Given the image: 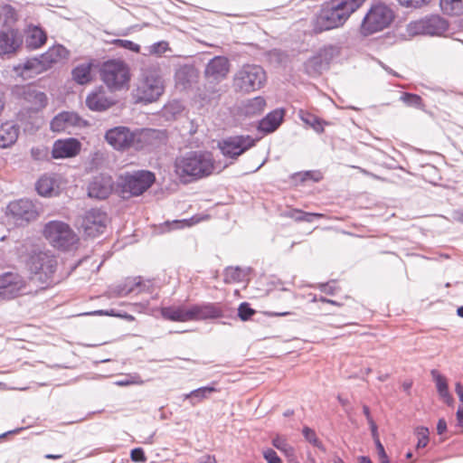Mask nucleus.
I'll return each mask as SVG.
<instances>
[{
	"label": "nucleus",
	"mask_w": 463,
	"mask_h": 463,
	"mask_svg": "<svg viewBox=\"0 0 463 463\" xmlns=\"http://www.w3.org/2000/svg\"><path fill=\"white\" fill-rule=\"evenodd\" d=\"M321 9L311 22L315 34L343 26L366 0H317Z\"/></svg>",
	"instance_id": "f257e3e1"
},
{
	"label": "nucleus",
	"mask_w": 463,
	"mask_h": 463,
	"mask_svg": "<svg viewBox=\"0 0 463 463\" xmlns=\"http://www.w3.org/2000/svg\"><path fill=\"white\" fill-rule=\"evenodd\" d=\"M173 168L175 175L182 184H189L213 174L215 162L210 152L191 151L177 156Z\"/></svg>",
	"instance_id": "f03ea898"
},
{
	"label": "nucleus",
	"mask_w": 463,
	"mask_h": 463,
	"mask_svg": "<svg viewBox=\"0 0 463 463\" xmlns=\"http://www.w3.org/2000/svg\"><path fill=\"white\" fill-rule=\"evenodd\" d=\"M23 262L30 282L36 283L39 288L45 289L55 284L57 260L50 251L33 250Z\"/></svg>",
	"instance_id": "7ed1b4c3"
},
{
	"label": "nucleus",
	"mask_w": 463,
	"mask_h": 463,
	"mask_svg": "<svg viewBox=\"0 0 463 463\" xmlns=\"http://www.w3.org/2000/svg\"><path fill=\"white\" fill-rule=\"evenodd\" d=\"M165 88L160 69L149 67L143 71L132 95L136 103L149 104L159 99L165 92Z\"/></svg>",
	"instance_id": "20e7f679"
},
{
	"label": "nucleus",
	"mask_w": 463,
	"mask_h": 463,
	"mask_svg": "<svg viewBox=\"0 0 463 463\" xmlns=\"http://www.w3.org/2000/svg\"><path fill=\"white\" fill-rule=\"evenodd\" d=\"M395 18L394 11L386 4L377 3L370 6L363 17L358 33L368 37L389 28Z\"/></svg>",
	"instance_id": "39448f33"
},
{
	"label": "nucleus",
	"mask_w": 463,
	"mask_h": 463,
	"mask_svg": "<svg viewBox=\"0 0 463 463\" xmlns=\"http://www.w3.org/2000/svg\"><path fill=\"white\" fill-rule=\"evenodd\" d=\"M100 80L112 91L128 88L131 80L129 65L121 59H110L99 68Z\"/></svg>",
	"instance_id": "423d86ee"
},
{
	"label": "nucleus",
	"mask_w": 463,
	"mask_h": 463,
	"mask_svg": "<svg viewBox=\"0 0 463 463\" xmlns=\"http://www.w3.org/2000/svg\"><path fill=\"white\" fill-rule=\"evenodd\" d=\"M42 234L51 246L61 250H70L79 242V237L71 227L58 220L46 222Z\"/></svg>",
	"instance_id": "0eeeda50"
},
{
	"label": "nucleus",
	"mask_w": 463,
	"mask_h": 463,
	"mask_svg": "<svg viewBox=\"0 0 463 463\" xmlns=\"http://www.w3.org/2000/svg\"><path fill=\"white\" fill-rule=\"evenodd\" d=\"M106 141L116 150L125 151L129 148L142 149L147 143L144 131H130L126 127H116L105 134Z\"/></svg>",
	"instance_id": "6e6552de"
},
{
	"label": "nucleus",
	"mask_w": 463,
	"mask_h": 463,
	"mask_svg": "<svg viewBox=\"0 0 463 463\" xmlns=\"http://www.w3.org/2000/svg\"><path fill=\"white\" fill-rule=\"evenodd\" d=\"M156 181L154 173L138 170L120 176L119 187L123 196H138L148 190Z\"/></svg>",
	"instance_id": "1a4fd4ad"
},
{
	"label": "nucleus",
	"mask_w": 463,
	"mask_h": 463,
	"mask_svg": "<svg viewBox=\"0 0 463 463\" xmlns=\"http://www.w3.org/2000/svg\"><path fill=\"white\" fill-rule=\"evenodd\" d=\"M448 28L449 24L444 18L438 14H432L409 23L407 33L411 36L441 35Z\"/></svg>",
	"instance_id": "9d476101"
},
{
	"label": "nucleus",
	"mask_w": 463,
	"mask_h": 463,
	"mask_svg": "<svg viewBox=\"0 0 463 463\" xmlns=\"http://www.w3.org/2000/svg\"><path fill=\"white\" fill-rule=\"evenodd\" d=\"M5 213L6 217L18 226H25L36 221L40 215L33 203L24 199L11 202Z\"/></svg>",
	"instance_id": "9b49d317"
},
{
	"label": "nucleus",
	"mask_w": 463,
	"mask_h": 463,
	"mask_svg": "<svg viewBox=\"0 0 463 463\" xmlns=\"http://www.w3.org/2000/svg\"><path fill=\"white\" fill-rule=\"evenodd\" d=\"M31 291L29 284L21 274L7 271L0 275V298L13 299Z\"/></svg>",
	"instance_id": "f8f14e48"
},
{
	"label": "nucleus",
	"mask_w": 463,
	"mask_h": 463,
	"mask_svg": "<svg viewBox=\"0 0 463 463\" xmlns=\"http://www.w3.org/2000/svg\"><path fill=\"white\" fill-rule=\"evenodd\" d=\"M266 80L263 69L257 65H245L234 78L235 85L244 92L260 89Z\"/></svg>",
	"instance_id": "ddd939ff"
},
{
	"label": "nucleus",
	"mask_w": 463,
	"mask_h": 463,
	"mask_svg": "<svg viewBox=\"0 0 463 463\" xmlns=\"http://www.w3.org/2000/svg\"><path fill=\"white\" fill-rule=\"evenodd\" d=\"M14 93L22 101L23 106L29 111L39 112L48 104L46 94L30 84L15 86Z\"/></svg>",
	"instance_id": "4468645a"
},
{
	"label": "nucleus",
	"mask_w": 463,
	"mask_h": 463,
	"mask_svg": "<svg viewBox=\"0 0 463 463\" xmlns=\"http://www.w3.org/2000/svg\"><path fill=\"white\" fill-rule=\"evenodd\" d=\"M254 146V140L250 137L234 136L218 143V147L223 156L237 158Z\"/></svg>",
	"instance_id": "2eb2a0df"
},
{
	"label": "nucleus",
	"mask_w": 463,
	"mask_h": 463,
	"mask_svg": "<svg viewBox=\"0 0 463 463\" xmlns=\"http://www.w3.org/2000/svg\"><path fill=\"white\" fill-rule=\"evenodd\" d=\"M24 37L16 28L0 30V57H11L16 54L23 46Z\"/></svg>",
	"instance_id": "dca6fc26"
},
{
	"label": "nucleus",
	"mask_w": 463,
	"mask_h": 463,
	"mask_svg": "<svg viewBox=\"0 0 463 463\" xmlns=\"http://www.w3.org/2000/svg\"><path fill=\"white\" fill-rule=\"evenodd\" d=\"M108 217L99 209L88 211L82 218L81 228L88 237H97L104 232Z\"/></svg>",
	"instance_id": "f3484780"
},
{
	"label": "nucleus",
	"mask_w": 463,
	"mask_h": 463,
	"mask_svg": "<svg viewBox=\"0 0 463 463\" xmlns=\"http://www.w3.org/2000/svg\"><path fill=\"white\" fill-rule=\"evenodd\" d=\"M80 149L81 144L76 138L58 139L53 143L52 156L55 159L74 157Z\"/></svg>",
	"instance_id": "a211bd4d"
},
{
	"label": "nucleus",
	"mask_w": 463,
	"mask_h": 463,
	"mask_svg": "<svg viewBox=\"0 0 463 463\" xmlns=\"http://www.w3.org/2000/svg\"><path fill=\"white\" fill-rule=\"evenodd\" d=\"M191 321L222 317L223 311L216 303L195 304L189 307Z\"/></svg>",
	"instance_id": "6ab92c4d"
},
{
	"label": "nucleus",
	"mask_w": 463,
	"mask_h": 463,
	"mask_svg": "<svg viewBox=\"0 0 463 463\" xmlns=\"http://www.w3.org/2000/svg\"><path fill=\"white\" fill-rule=\"evenodd\" d=\"M229 71V60L223 56H216L206 65L204 74L207 79L219 81L226 78Z\"/></svg>",
	"instance_id": "aec40b11"
},
{
	"label": "nucleus",
	"mask_w": 463,
	"mask_h": 463,
	"mask_svg": "<svg viewBox=\"0 0 463 463\" xmlns=\"http://www.w3.org/2000/svg\"><path fill=\"white\" fill-rule=\"evenodd\" d=\"M95 68V60L89 59L83 62L78 63L71 71V78L79 85H87L93 81Z\"/></svg>",
	"instance_id": "412c9836"
},
{
	"label": "nucleus",
	"mask_w": 463,
	"mask_h": 463,
	"mask_svg": "<svg viewBox=\"0 0 463 463\" xmlns=\"http://www.w3.org/2000/svg\"><path fill=\"white\" fill-rule=\"evenodd\" d=\"M81 118L75 112L63 111L55 116L51 121V129L53 132L66 131L70 128L80 126Z\"/></svg>",
	"instance_id": "4be33fe9"
},
{
	"label": "nucleus",
	"mask_w": 463,
	"mask_h": 463,
	"mask_svg": "<svg viewBox=\"0 0 463 463\" xmlns=\"http://www.w3.org/2000/svg\"><path fill=\"white\" fill-rule=\"evenodd\" d=\"M112 101L108 99L102 87L92 90L86 98V105L91 110L102 111L112 105Z\"/></svg>",
	"instance_id": "5701e85b"
},
{
	"label": "nucleus",
	"mask_w": 463,
	"mask_h": 463,
	"mask_svg": "<svg viewBox=\"0 0 463 463\" xmlns=\"http://www.w3.org/2000/svg\"><path fill=\"white\" fill-rule=\"evenodd\" d=\"M46 33L39 26L28 25L25 29V43L31 50H35L45 44Z\"/></svg>",
	"instance_id": "b1692460"
},
{
	"label": "nucleus",
	"mask_w": 463,
	"mask_h": 463,
	"mask_svg": "<svg viewBox=\"0 0 463 463\" xmlns=\"http://www.w3.org/2000/svg\"><path fill=\"white\" fill-rule=\"evenodd\" d=\"M36 190L42 196L52 197L59 194L60 184L54 176L43 175L36 183Z\"/></svg>",
	"instance_id": "393cba45"
},
{
	"label": "nucleus",
	"mask_w": 463,
	"mask_h": 463,
	"mask_svg": "<svg viewBox=\"0 0 463 463\" xmlns=\"http://www.w3.org/2000/svg\"><path fill=\"white\" fill-rule=\"evenodd\" d=\"M161 316L169 321L173 322H189L190 309L189 307L184 306H171L162 307L160 310Z\"/></svg>",
	"instance_id": "a878e982"
},
{
	"label": "nucleus",
	"mask_w": 463,
	"mask_h": 463,
	"mask_svg": "<svg viewBox=\"0 0 463 463\" xmlns=\"http://www.w3.org/2000/svg\"><path fill=\"white\" fill-rule=\"evenodd\" d=\"M19 136V128L12 122L0 125V148H7L14 145Z\"/></svg>",
	"instance_id": "bb28decb"
},
{
	"label": "nucleus",
	"mask_w": 463,
	"mask_h": 463,
	"mask_svg": "<svg viewBox=\"0 0 463 463\" xmlns=\"http://www.w3.org/2000/svg\"><path fill=\"white\" fill-rule=\"evenodd\" d=\"M283 109L273 110L260 120L259 128L265 133H271L279 127L283 120Z\"/></svg>",
	"instance_id": "cd10ccee"
},
{
	"label": "nucleus",
	"mask_w": 463,
	"mask_h": 463,
	"mask_svg": "<svg viewBox=\"0 0 463 463\" xmlns=\"http://www.w3.org/2000/svg\"><path fill=\"white\" fill-rule=\"evenodd\" d=\"M112 190L109 179H94L89 186V195L97 199H105L109 197Z\"/></svg>",
	"instance_id": "c85d7f7f"
},
{
	"label": "nucleus",
	"mask_w": 463,
	"mask_h": 463,
	"mask_svg": "<svg viewBox=\"0 0 463 463\" xmlns=\"http://www.w3.org/2000/svg\"><path fill=\"white\" fill-rule=\"evenodd\" d=\"M299 117L306 125L312 128L317 133L324 132L325 127L329 125L328 122L307 111L300 110Z\"/></svg>",
	"instance_id": "c756f323"
},
{
	"label": "nucleus",
	"mask_w": 463,
	"mask_h": 463,
	"mask_svg": "<svg viewBox=\"0 0 463 463\" xmlns=\"http://www.w3.org/2000/svg\"><path fill=\"white\" fill-rule=\"evenodd\" d=\"M432 375L434 377V381L436 383L437 391H438L440 398L448 405H452L453 398L449 394L447 379L443 375L438 373L436 371L432 372Z\"/></svg>",
	"instance_id": "7c9ffc66"
},
{
	"label": "nucleus",
	"mask_w": 463,
	"mask_h": 463,
	"mask_svg": "<svg viewBox=\"0 0 463 463\" xmlns=\"http://www.w3.org/2000/svg\"><path fill=\"white\" fill-rule=\"evenodd\" d=\"M442 12L448 15L459 16L463 14V0H439Z\"/></svg>",
	"instance_id": "2f4dec72"
},
{
	"label": "nucleus",
	"mask_w": 463,
	"mask_h": 463,
	"mask_svg": "<svg viewBox=\"0 0 463 463\" xmlns=\"http://www.w3.org/2000/svg\"><path fill=\"white\" fill-rule=\"evenodd\" d=\"M266 108V100L263 97H255L247 101L244 105V113L247 116H256L263 112Z\"/></svg>",
	"instance_id": "473e14b6"
},
{
	"label": "nucleus",
	"mask_w": 463,
	"mask_h": 463,
	"mask_svg": "<svg viewBox=\"0 0 463 463\" xmlns=\"http://www.w3.org/2000/svg\"><path fill=\"white\" fill-rule=\"evenodd\" d=\"M288 216L296 222H312L315 219L324 218L323 213H306L298 209H293L288 213Z\"/></svg>",
	"instance_id": "72a5a7b5"
},
{
	"label": "nucleus",
	"mask_w": 463,
	"mask_h": 463,
	"mask_svg": "<svg viewBox=\"0 0 463 463\" xmlns=\"http://www.w3.org/2000/svg\"><path fill=\"white\" fill-rule=\"evenodd\" d=\"M41 62L37 59L27 60L25 62L17 65L14 71L22 77H26L27 71H39Z\"/></svg>",
	"instance_id": "f704fd0d"
},
{
	"label": "nucleus",
	"mask_w": 463,
	"mask_h": 463,
	"mask_svg": "<svg viewBox=\"0 0 463 463\" xmlns=\"http://www.w3.org/2000/svg\"><path fill=\"white\" fill-rule=\"evenodd\" d=\"M271 443L276 449L283 452L288 457L294 454V449L288 443L285 437L276 435L273 437Z\"/></svg>",
	"instance_id": "c9c22d12"
},
{
	"label": "nucleus",
	"mask_w": 463,
	"mask_h": 463,
	"mask_svg": "<svg viewBox=\"0 0 463 463\" xmlns=\"http://www.w3.org/2000/svg\"><path fill=\"white\" fill-rule=\"evenodd\" d=\"M401 100L406 105L423 109L424 103L420 96L413 93L404 92L401 96Z\"/></svg>",
	"instance_id": "e433bc0d"
},
{
	"label": "nucleus",
	"mask_w": 463,
	"mask_h": 463,
	"mask_svg": "<svg viewBox=\"0 0 463 463\" xmlns=\"http://www.w3.org/2000/svg\"><path fill=\"white\" fill-rule=\"evenodd\" d=\"M207 219H208L207 215H205V216L194 215V216L191 217L190 219L176 220V221L173 222L172 228L173 229H183L184 227H191V226L195 225V224L201 222L202 221H204Z\"/></svg>",
	"instance_id": "4c0bfd02"
},
{
	"label": "nucleus",
	"mask_w": 463,
	"mask_h": 463,
	"mask_svg": "<svg viewBox=\"0 0 463 463\" xmlns=\"http://www.w3.org/2000/svg\"><path fill=\"white\" fill-rule=\"evenodd\" d=\"M66 54V49L61 45H58L49 49L44 57L50 62H57L61 58H64Z\"/></svg>",
	"instance_id": "58836bf2"
},
{
	"label": "nucleus",
	"mask_w": 463,
	"mask_h": 463,
	"mask_svg": "<svg viewBox=\"0 0 463 463\" xmlns=\"http://www.w3.org/2000/svg\"><path fill=\"white\" fill-rule=\"evenodd\" d=\"M1 12L5 24H14L18 21V13L12 5H5L2 6Z\"/></svg>",
	"instance_id": "ea45409f"
},
{
	"label": "nucleus",
	"mask_w": 463,
	"mask_h": 463,
	"mask_svg": "<svg viewBox=\"0 0 463 463\" xmlns=\"http://www.w3.org/2000/svg\"><path fill=\"white\" fill-rule=\"evenodd\" d=\"M429 430L425 427H419L416 429V435L418 436L417 449H423L429 443Z\"/></svg>",
	"instance_id": "a19ab883"
},
{
	"label": "nucleus",
	"mask_w": 463,
	"mask_h": 463,
	"mask_svg": "<svg viewBox=\"0 0 463 463\" xmlns=\"http://www.w3.org/2000/svg\"><path fill=\"white\" fill-rule=\"evenodd\" d=\"M399 5L406 8L418 9L429 5L433 0H397Z\"/></svg>",
	"instance_id": "79ce46f5"
},
{
	"label": "nucleus",
	"mask_w": 463,
	"mask_h": 463,
	"mask_svg": "<svg viewBox=\"0 0 463 463\" xmlns=\"http://www.w3.org/2000/svg\"><path fill=\"white\" fill-rule=\"evenodd\" d=\"M169 50V43L165 41L157 42L149 47V54L162 55Z\"/></svg>",
	"instance_id": "37998d69"
},
{
	"label": "nucleus",
	"mask_w": 463,
	"mask_h": 463,
	"mask_svg": "<svg viewBox=\"0 0 463 463\" xmlns=\"http://www.w3.org/2000/svg\"><path fill=\"white\" fill-rule=\"evenodd\" d=\"M255 314V310L252 309L250 305L246 302L241 303L238 308L239 317L242 321L249 320Z\"/></svg>",
	"instance_id": "c03bdc74"
},
{
	"label": "nucleus",
	"mask_w": 463,
	"mask_h": 463,
	"mask_svg": "<svg viewBox=\"0 0 463 463\" xmlns=\"http://www.w3.org/2000/svg\"><path fill=\"white\" fill-rule=\"evenodd\" d=\"M114 44L137 53L141 50L140 45L129 40L117 39L114 41Z\"/></svg>",
	"instance_id": "a18cd8bd"
},
{
	"label": "nucleus",
	"mask_w": 463,
	"mask_h": 463,
	"mask_svg": "<svg viewBox=\"0 0 463 463\" xmlns=\"http://www.w3.org/2000/svg\"><path fill=\"white\" fill-rule=\"evenodd\" d=\"M217 390L213 387H201L196 390L192 391L187 397H196L200 400H203L207 397L208 393H212L216 392Z\"/></svg>",
	"instance_id": "49530a36"
},
{
	"label": "nucleus",
	"mask_w": 463,
	"mask_h": 463,
	"mask_svg": "<svg viewBox=\"0 0 463 463\" xmlns=\"http://www.w3.org/2000/svg\"><path fill=\"white\" fill-rule=\"evenodd\" d=\"M130 458L132 461L137 463H145L147 459L142 448L133 449L130 452Z\"/></svg>",
	"instance_id": "de8ad7c7"
},
{
	"label": "nucleus",
	"mask_w": 463,
	"mask_h": 463,
	"mask_svg": "<svg viewBox=\"0 0 463 463\" xmlns=\"http://www.w3.org/2000/svg\"><path fill=\"white\" fill-rule=\"evenodd\" d=\"M302 433L305 437V439L310 442L311 444L315 445V446H318L320 441L318 439V438L317 437V434L315 432L314 430L308 428V427H304L303 428V430H302Z\"/></svg>",
	"instance_id": "09e8293b"
},
{
	"label": "nucleus",
	"mask_w": 463,
	"mask_h": 463,
	"mask_svg": "<svg viewBox=\"0 0 463 463\" xmlns=\"http://www.w3.org/2000/svg\"><path fill=\"white\" fill-rule=\"evenodd\" d=\"M263 458L268 463H282L277 452L272 449H266L263 450Z\"/></svg>",
	"instance_id": "8fccbe9b"
},
{
	"label": "nucleus",
	"mask_w": 463,
	"mask_h": 463,
	"mask_svg": "<svg viewBox=\"0 0 463 463\" xmlns=\"http://www.w3.org/2000/svg\"><path fill=\"white\" fill-rule=\"evenodd\" d=\"M374 443H375V446L377 449V453H378L380 462L381 463H389L390 462L389 457L387 456L384 447L382 444L380 439H375Z\"/></svg>",
	"instance_id": "3c124183"
},
{
	"label": "nucleus",
	"mask_w": 463,
	"mask_h": 463,
	"mask_svg": "<svg viewBox=\"0 0 463 463\" xmlns=\"http://www.w3.org/2000/svg\"><path fill=\"white\" fill-rule=\"evenodd\" d=\"M47 148L45 147H33L31 149L32 156L36 160H41L47 156Z\"/></svg>",
	"instance_id": "603ef678"
},
{
	"label": "nucleus",
	"mask_w": 463,
	"mask_h": 463,
	"mask_svg": "<svg viewBox=\"0 0 463 463\" xmlns=\"http://www.w3.org/2000/svg\"><path fill=\"white\" fill-rule=\"evenodd\" d=\"M313 179L316 182H318L322 179V174L317 171H307L305 173L304 179Z\"/></svg>",
	"instance_id": "864d4df0"
},
{
	"label": "nucleus",
	"mask_w": 463,
	"mask_h": 463,
	"mask_svg": "<svg viewBox=\"0 0 463 463\" xmlns=\"http://www.w3.org/2000/svg\"><path fill=\"white\" fill-rule=\"evenodd\" d=\"M447 430V422L444 419H439L437 424L438 434H443Z\"/></svg>",
	"instance_id": "5fc2aeb1"
},
{
	"label": "nucleus",
	"mask_w": 463,
	"mask_h": 463,
	"mask_svg": "<svg viewBox=\"0 0 463 463\" xmlns=\"http://www.w3.org/2000/svg\"><path fill=\"white\" fill-rule=\"evenodd\" d=\"M456 416H457L458 425L459 427L463 428V402L458 406Z\"/></svg>",
	"instance_id": "6e6d98bb"
},
{
	"label": "nucleus",
	"mask_w": 463,
	"mask_h": 463,
	"mask_svg": "<svg viewBox=\"0 0 463 463\" xmlns=\"http://www.w3.org/2000/svg\"><path fill=\"white\" fill-rule=\"evenodd\" d=\"M368 423L371 427L373 440L375 441V439H379V435H378V431H377V425L375 424L373 420L371 421H368Z\"/></svg>",
	"instance_id": "4d7b16f0"
},
{
	"label": "nucleus",
	"mask_w": 463,
	"mask_h": 463,
	"mask_svg": "<svg viewBox=\"0 0 463 463\" xmlns=\"http://www.w3.org/2000/svg\"><path fill=\"white\" fill-rule=\"evenodd\" d=\"M290 311H273V312H266V315L269 317H286L290 315Z\"/></svg>",
	"instance_id": "13d9d810"
},
{
	"label": "nucleus",
	"mask_w": 463,
	"mask_h": 463,
	"mask_svg": "<svg viewBox=\"0 0 463 463\" xmlns=\"http://www.w3.org/2000/svg\"><path fill=\"white\" fill-rule=\"evenodd\" d=\"M455 391L459 398L460 402L463 403V386L459 383L456 384Z\"/></svg>",
	"instance_id": "bf43d9fd"
},
{
	"label": "nucleus",
	"mask_w": 463,
	"mask_h": 463,
	"mask_svg": "<svg viewBox=\"0 0 463 463\" xmlns=\"http://www.w3.org/2000/svg\"><path fill=\"white\" fill-rule=\"evenodd\" d=\"M321 290L325 292L326 294H334V288L332 286L328 284H325L321 286Z\"/></svg>",
	"instance_id": "052dcab7"
},
{
	"label": "nucleus",
	"mask_w": 463,
	"mask_h": 463,
	"mask_svg": "<svg viewBox=\"0 0 463 463\" xmlns=\"http://www.w3.org/2000/svg\"><path fill=\"white\" fill-rule=\"evenodd\" d=\"M363 411H364V414L366 417L367 421L373 420V418H372L371 413H370V409H369V407L367 405H364Z\"/></svg>",
	"instance_id": "680f3d73"
},
{
	"label": "nucleus",
	"mask_w": 463,
	"mask_h": 463,
	"mask_svg": "<svg viewBox=\"0 0 463 463\" xmlns=\"http://www.w3.org/2000/svg\"><path fill=\"white\" fill-rule=\"evenodd\" d=\"M63 457L62 454H46L44 456L45 458L47 459H60Z\"/></svg>",
	"instance_id": "e2e57ef3"
},
{
	"label": "nucleus",
	"mask_w": 463,
	"mask_h": 463,
	"mask_svg": "<svg viewBox=\"0 0 463 463\" xmlns=\"http://www.w3.org/2000/svg\"><path fill=\"white\" fill-rule=\"evenodd\" d=\"M358 460H359V463H373L372 460L370 459V458L365 457V456L360 457Z\"/></svg>",
	"instance_id": "0e129e2a"
},
{
	"label": "nucleus",
	"mask_w": 463,
	"mask_h": 463,
	"mask_svg": "<svg viewBox=\"0 0 463 463\" xmlns=\"http://www.w3.org/2000/svg\"><path fill=\"white\" fill-rule=\"evenodd\" d=\"M457 314L458 317H462L463 318V306L462 307H458L457 309Z\"/></svg>",
	"instance_id": "69168bd1"
},
{
	"label": "nucleus",
	"mask_w": 463,
	"mask_h": 463,
	"mask_svg": "<svg viewBox=\"0 0 463 463\" xmlns=\"http://www.w3.org/2000/svg\"><path fill=\"white\" fill-rule=\"evenodd\" d=\"M326 303H329V304L334 305V306H340V304H339V303H337V302H336V301H335V300H331V299L326 300Z\"/></svg>",
	"instance_id": "338daca9"
},
{
	"label": "nucleus",
	"mask_w": 463,
	"mask_h": 463,
	"mask_svg": "<svg viewBox=\"0 0 463 463\" xmlns=\"http://www.w3.org/2000/svg\"><path fill=\"white\" fill-rule=\"evenodd\" d=\"M458 222L463 223V213H460L458 218Z\"/></svg>",
	"instance_id": "774afa93"
}]
</instances>
